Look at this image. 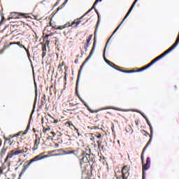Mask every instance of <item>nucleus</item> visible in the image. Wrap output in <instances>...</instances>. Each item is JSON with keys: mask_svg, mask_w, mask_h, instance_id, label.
<instances>
[{"mask_svg": "<svg viewBox=\"0 0 179 179\" xmlns=\"http://www.w3.org/2000/svg\"><path fill=\"white\" fill-rule=\"evenodd\" d=\"M47 157L46 155H44V152L39 154L38 155L34 157L32 159L29 160V163L27 165H24V168L22 169L20 176L24 173L30 167V165L33 164L34 162H38L40 160H43V159H45Z\"/></svg>", "mask_w": 179, "mask_h": 179, "instance_id": "3", "label": "nucleus"}, {"mask_svg": "<svg viewBox=\"0 0 179 179\" xmlns=\"http://www.w3.org/2000/svg\"><path fill=\"white\" fill-rule=\"evenodd\" d=\"M13 43V45H15V44L16 45V42H14V43Z\"/></svg>", "mask_w": 179, "mask_h": 179, "instance_id": "53", "label": "nucleus"}, {"mask_svg": "<svg viewBox=\"0 0 179 179\" xmlns=\"http://www.w3.org/2000/svg\"><path fill=\"white\" fill-rule=\"evenodd\" d=\"M47 131H51V128H50V127H48V128L43 127V134H47Z\"/></svg>", "mask_w": 179, "mask_h": 179, "instance_id": "22", "label": "nucleus"}, {"mask_svg": "<svg viewBox=\"0 0 179 179\" xmlns=\"http://www.w3.org/2000/svg\"><path fill=\"white\" fill-rule=\"evenodd\" d=\"M15 44H16L17 45H18L19 47H20V48L26 49V47H24V46L23 45V44H22V43H20V42H16Z\"/></svg>", "mask_w": 179, "mask_h": 179, "instance_id": "21", "label": "nucleus"}, {"mask_svg": "<svg viewBox=\"0 0 179 179\" xmlns=\"http://www.w3.org/2000/svg\"><path fill=\"white\" fill-rule=\"evenodd\" d=\"M107 108H111L112 110H117L118 111H121V109L113 107L103 108V110H107Z\"/></svg>", "mask_w": 179, "mask_h": 179, "instance_id": "25", "label": "nucleus"}, {"mask_svg": "<svg viewBox=\"0 0 179 179\" xmlns=\"http://www.w3.org/2000/svg\"><path fill=\"white\" fill-rule=\"evenodd\" d=\"M42 104H45V101H43Z\"/></svg>", "mask_w": 179, "mask_h": 179, "instance_id": "50", "label": "nucleus"}, {"mask_svg": "<svg viewBox=\"0 0 179 179\" xmlns=\"http://www.w3.org/2000/svg\"><path fill=\"white\" fill-rule=\"evenodd\" d=\"M129 170L130 167L129 166H124L122 169V177L123 179H128L129 177Z\"/></svg>", "mask_w": 179, "mask_h": 179, "instance_id": "8", "label": "nucleus"}, {"mask_svg": "<svg viewBox=\"0 0 179 179\" xmlns=\"http://www.w3.org/2000/svg\"><path fill=\"white\" fill-rule=\"evenodd\" d=\"M43 99L44 100H45V95H43Z\"/></svg>", "mask_w": 179, "mask_h": 179, "instance_id": "52", "label": "nucleus"}, {"mask_svg": "<svg viewBox=\"0 0 179 179\" xmlns=\"http://www.w3.org/2000/svg\"><path fill=\"white\" fill-rule=\"evenodd\" d=\"M27 57H28V59H29V62H31V59H30V53H28V54H27Z\"/></svg>", "mask_w": 179, "mask_h": 179, "instance_id": "37", "label": "nucleus"}, {"mask_svg": "<svg viewBox=\"0 0 179 179\" xmlns=\"http://www.w3.org/2000/svg\"><path fill=\"white\" fill-rule=\"evenodd\" d=\"M60 65H62V66H64V65H65V62H62V64H60Z\"/></svg>", "mask_w": 179, "mask_h": 179, "instance_id": "43", "label": "nucleus"}, {"mask_svg": "<svg viewBox=\"0 0 179 179\" xmlns=\"http://www.w3.org/2000/svg\"><path fill=\"white\" fill-rule=\"evenodd\" d=\"M142 116L143 117V118H145V121L147 122L148 125H149V127H150V136H151V138H152V136H153V127H152V124H150V122L149 121V119H148L146 115H144V114H142Z\"/></svg>", "mask_w": 179, "mask_h": 179, "instance_id": "12", "label": "nucleus"}, {"mask_svg": "<svg viewBox=\"0 0 179 179\" xmlns=\"http://www.w3.org/2000/svg\"><path fill=\"white\" fill-rule=\"evenodd\" d=\"M16 14V13H12V15H15Z\"/></svg>", "mask_w": 179, "mask_h": 179, "instance_id": "54", "label": "nucleus"}, {"mask_svg": "<svg viewBox=\"0 0 179 179\" xmlns=\"http://www.w3.org/2000/svg\"><path fill=\"white\" fill-rule=\"evenodd\" d=\"M50 27H52V29H55V30H59L58 29V26L57 24H55V23H52V22H50Z\"/></svg>", "mask_w": 179, "mask_h": 179, "instance_id": "15", "label": "nucleus"}, {"mask_svg": "<svg viewBox=\"0 0 179 179\" xmlns=\"http://www.w3.org/2000/svg\"><path fill=\"white\" fill-rule=\"evenodd\" d=\"M24 50H25L27 54H30V52H29V50H27V48H25V49H24Z\"/></svg>", "mask_w": 179, "mask_h": 179, "instance_id": "41", "label": "nucleus"}, {"mask_svg": "<svg viewBox=\"0 0 179 179\" xmlns=\"http://www.w3.org/2000/svg\"><path fill=\"white\" fill-rule=\"evenodd\" d=\"M105 62H106V64H108V65L109 64H113V62H110V60H108V59H105Z\"/></svg>", "mask_w": 179, "mask_h": 179, "instance_id": "34", "label": "nucleus"}, {"mask_svg": "<svg viewBox=\"0 0 179 179\" xmlns=\"http://www.w3.org/2000/svg\"><path fill=\"white\" fill-rule=\"evenodd\" d=\"M12 143H11L10 144V145H12Z\"/></svg>", "mask_w": 179, "mask_h": 179, "instance_id": "62", "label": "nucleus"}, {"mask_svg": "<svg viewBox=\"0 0 179 179\" xmlns=\"http://www.w3.org/2000/svg\"><path fill=\"white\" fill-rule=\"evenodd\" d=\"M150 169V157H147L146 163L143 164V174Z\"/></svg>", "mask_w": 179, "mask_h": 179, "instance_id": "9", "label": "nucleus"}, {"mask_svg": "<svg viewBox=\"0 0 179 179\" xmlns=\"http://www.w3.org/2000/svg\"><path fill=\"white\" fill-rule=\"evenodd\" d=\"M108 41H110V38L108 39V41L106 43V48L107 47V44H108Z\"/></svg>", "mask_w": 179, "mask_h": 179, "instance_id": "46", "label": "nucleus"}, {"mask_svg": "<svg viewBox=\"0 0 179 179\" xmlns=\"http://www.w3.org/2000/svg\"><path fill=\"white\" fill-rule=\"evenodd\" d=\"M146 178V173H143V179Z\"/></svg>", "mask_w": 179, "mask_h": 179, "instance_id": "38", "label": "nucleus"}, {"mask_svg": "<svg viewBox=\"0 0 179 179\" xmlns=\"http://www.w3.org/2000/svg\"><path fill=\"white\" fill-rule=\"evenodd\" d=\"M64 79H66V76L64 77Z\"/></svg>", "mask_w": 179, "mask_h": 179, "instance_id": "61", "label": "nucleus"}, {"mask_svg": "<svg viewBox=\"0 0 179 179\" xmlns=\"http://www.w3.org/2000/svg\"><path fill=\"white\" fill-rule=\"evenodd\" d=\"M93 52H94V45L92 47V49L89 56L87 57V59L85 60V62L81 65L80 71H82V69H83V66H85V65H86V63L87 62V61H89V59H90V58H92V55H93Z\"/></svg>", "mask_w": 179, "mask_h": 179, "instance_id": "11", "label": "nucleus"}, {"mask_svg": "<svg viewBox=\"0 0 179 179\" xmlns=\"http://www.w3.org/2000/svg\"><path fill=\"white\" fill-rule=\"evenodd\" d=\"M118 179V178H117Z\"/></svg>", "mask_w": 179, "mask_h": 179, "instance_id": "64", "label": "nucleus"}, {"mask_svg": "<svg viewBox=\"0 0 179 179\" xmlns=\"http://www.w3.org/2000/svg\"><path fill=\"white\" fill-rule=\"evenodd\" d=\"M84 16H86V14H85L83 17H80L79 19L74 20L71 24L70 22H68L66 23L69 27H78L79 24H80L82 22V19H83Z\"/></svg>", "mask_w": 179, "mask_h": 179, "instance_id": "6", "label": "nucleus"}, {"mask_svg": "<svg viewBox=\"0 0 179 179\" xmlns=\"http://www.w3.org/2000/svg\"><path fill=\"white\" fill-rule=\"evenodd\" d=\"M100 148H101V149H103V148H104V145H99V149H100Z\"/></svg>", "mask_w": 179, "mask_h": 179, "instance_id": "44", "label": "nucleus"}, {"mask_svg": "<svg viewBox=\"0 0 179 179\" xmlns=\"http://www.w3.org/2000/svg\"><path fill=\"white\" fill-rule=\"evenodd\" d=\"M94 44H96V42H94Z\"/></svg>", "mask_w": 179, "mask_h": 179, "instance_id": "60", "label": "nucleus"}, {"mask_svg": "<svg viewBox=\"0 0 179 179\" xmlns=\"http://www.w3.org/2000/svg\"><path fill=\"white\" fill-rule=\"evenodd\" d=\"M48 37H50V35H46L45 36V38H48Z\"/></svg>", "mask_w": 179, "mask_h": 179, "instance_id": "45", "label": "nucleus"}, {"mask_svg": "<svg viewBox=\"0 0 179 179\" xmlns=\"http://www.w3.org/2000/svg\"><path fill=\"white\" fill-rule=\"evenodd\" d=\"M19 162H22V159H20Z\"/></svg>", "mask_w": 179, "mask_h": 179, "instance_id": "58", "label": "nucleus"}, {"mask_svg": "<svg viewBox=\"0 0 179 179\" xmlns=\"http://www.w3.org/2000/svg\"><path fill=\"white\" fill-rule=\"evenodd\" d=\"M52 121L51 122H52L53 124H58V120L57 119H54V117H52Z\"/></svg>", "mask_w": 179, "mask_h": 179, "instance_id": "27", "label": "nucleus"}, {"mask_svg": "<svg viewBox=\"0 0 179 179\" xmlns=\"http://www.w3.org/2000/svg\"><path fill=\"white\" fill-rule=\"evenodd\" d=\"M101 143H103V139H102V138H100V139L97 141L98 148H100V146H101Z\"/></svg>", "mask_w": 179, "mask_h": 179, "instance_id": "24", "label": "nucleus"}, {"mask_svg": "<svg viewBox=\"0 0 179 179\" xmlns=\"http://www.w3.org/2000/svg\"><path fill=\"white\" fill-rule=\"evenodd\" d=\"M3 23H5V20H4V18H2L0 22V24H3Z\"/></svg>", "mask_w": 179, "mask_h": 179, "instance_id": "36", "label": "nucleus"}, {"mask_svg": "<svg viewBox=\"0 0 179 179\" xmlns=\"http://www.w3.org/2000/svg\"><path fill=\"white\" fill-rule=\"evenodd\" d=\"M7 150H8V148L3 147L0 153L1 156H5V154L6 153Z\"/></svg>", "mask_w": 179, "mask_h": 179, "instance_id": "14", "label": "nucleus"}, {"mask_svg": "<svg viewBox=\"0 0 179 179\" xmlns=\"http://www.w3.org/2000/svg\"><path fill=\"white\" fill-rule=\"evenodd\" d=\"M78 152L81 153V158L80 159V167L82 168V166L86 163H96V157L93 154H87L85 152L82 150H78Z\"/></svg>", "mask_w": 179, "mask_h": 179, "instance_id": "1", "label": "nucleus"}, {"mask_svg": "<svg viewBox=\"0 0 179 179\" xmlns=\"http://www.w3.org/2000/svg\"><path fill=\"white\" fill-rule=\"evenodd\" d=\"M9 45H13V43H10Z\"/></svg>", "mask_w": 179, "mask_h": 179, "instance_id": "51", "label": "nucleus"}, {"mask_svg": "<svg viewBox=\"0 0 179 179\" xmlns=\"http://www.w3.org/2000/svg\"><path fill=\"white\" fill-rule=\"evenodd\" d=\"M94 136L96 138H97L98 139H101V138H103V136L101 134H99V133L94 134Z\"/></svg>", "mask_w": 179, "mask_h": 179, "instance_id": "23", "label": "nucleus"}, {"mask_svg": "<svg viewBox=\"0 0 179 179\" xmlns=\"http://www.w3.org/2000/svg\"><path fill=\"white\" fill-rule=\"evenodd\" d=\"M47 27H50V26H47V27H46V29H47Z\"/></svg>", "mask_w": 179, "mask_h": 179, "instance_id": "59", "label": "nucleus"}, {"mask_svg": "<svg viewBox=\"0 0 179 179\" xmlns=\"http://www.w3.org/2000/svg\"><path fill=\"white\" fill-rule=\"evenodd\" d=\"M3 169H5V168H3V166H1L0 167V176L1 174H3Z\"/></svg>", "mask_w": 179, "mask_h": 179, "instance_id": "31", "label": "nucleus"}, {"mask_svg": "<svg viewBox=\"0 0 179 179\" xmlns=\"http://www.w3.org/2000/svg\"><path fill=\"white\" fill-rule=\"evenodd\" d=\"M92 35H90L89 38L87 39V43L90 44V41L92 40Z\"/></svg>", "mask_w": 179, "mask_h": 179, "instance_id": "26", "label": "nucleus"}, {"mask_svg": "<svg viewBox=\"0 0 179 179\" xmlns=\"http://www.w3.org/2000/svg\"><path fill=\"white\" fill-rule=\"evenodd\" d=\"M48 135V136H50V138H54L57 134H55V132L51 131Z\"/></svg>", "mask_w": 179, "mask_h": 179, "instance_id": "20", "label": "nucleus"}, {"mask_svg": "<svg viewBox=\"0 0 179 179\" xmlns=\"http://www.w3.org/2000/svg\"><path fill=\"white\" fill-rule=\"evenodd\" d=\"M84 16H86V14H85L83 17H80L79 19L74 20L71 24L70 22H68L66 23L69 27H78L79 24H80L82 22V19H83Z\"/></svg>", "mask_w": 179, "mask_h": 179, "instance_id": "7", "label": "nucleus"}, {"mask_svg": "<svg viewBox=\"0 0 179 179\" xmlns=\"http://www.w3.org/2000/svg\"><path fill=\"white\" fill-rule=\"evenodd\" d=\"M152 137L150 136V140L148 141V143L145 145V146L144 147V148L143 150V152H142L141 157L142 163H143V162H145V157H143V154L145 153V150L149 147V145H150V143L152 142Z\"/></svg>", "mask_w": 179, "mask_h": 179, "instance_id": "10", "label": "nucleus"}, {"mask_svg": "<svg viewBox=\"0 0 179 179\" xmlns=\"http://www.w3.org/2000/svg\"><path fill=\"white\" fill-rule=\"evenodd\" d=\"M90 139H91V141H94V137H92Z\"/></svg>", "mask_w": 179, "mask_h": 179, "instance_id": "47", "label": "nucleus"}, {"mask_svg": "<svg viewBox=\"0 0 179 179\" xmlns=\"http://www.w3.org/2000/svg\"><path fill=\"white\" fill-rule=\"evenodd\" d=\"M47 52H43V53H42V59H44V57H45V55H46V53Z\"/></svg>", "mask_w": 179, "mask_h": 179, "instance_id": "33", "label": "nucleus"}, {"mask_svg": "<svg viewBox=\"0 0 179 179\" xmlns=\"http://www.w3.org/2000/svg\"><path fill=\"white\" fill-rule=\"evenodd\" d=\"M88 110L90 111V113H92V114H94V113H99V111H101V109H98V110H92L90 108H87Z\"/></svg>", "mask_w": 179, "mask_h": 179, "instance_id": "17", "label": "nucleus"}, {"mask_svg": "<svg viewBox=\"0 0 179 179\" xmlns=\"http://www.w3.org/2000/svg\"><path fill=\"white\" fill-rule=\"evenodd\" d=\"M136 2H138V0H135L134 2L133 3L131 7L130 8V9L129 10L128 13L126 14L125 17H124L123 20L122 21V22L120 23V24L115 29V30L114 31V32L113 33V34L111 35V36L110 37V38H111V37H113V35L114 34H115L117 32V30H118L120 29V26H121V24H122L124 20H125V19H127L128 17V16H129V14L131 13V12H132V9H134V6H135V5H136Z\"/></svg>", "mask_w": 179, "mask_h": 179, "instance_id": "5", "label": "nucleus"}, {"mask_svg": "<svg viewBox=\"0 0 179 179\" xmlns=\"http://www.w3.org/2000/svg\"><path fill=\"white\" fill-rule=\"evenodd\" d=\"M141 132H142V134L144 133V135L145 136H148V135H149V133L146 132L145 130H141Z\"/></svg>", "mask_w": 179, "mask_h": 179, "instance_id": "32", "label": "nucleus"}, {"mask_svg": "<svg viewBox=\"0 0 179 179\" xmlns=\"http://www.w3.org/2000/svg\"><path fill=\"white\" fill-rule=\"evenodd\" d=\"M27 131H29V127H27L26 130L23 133V135H26V134H27Z\"/></svg>", "mask_w": 179, "mask_h": 179, "instance_id": "35", "label": "nucleus"}, {"mask_svg": "<svg viewBox=\"0 0 179 179\" xmlns=\"http://www.w3.org/2000/svg\"><path fill=\"white\" fill-rule=\"evenodd\" d=\"M66 27H69L66 24H65L64 25L59 26L57 29L59 30H64V29H66Z\"/></svg>", "mask_w": 179, "mask_h": 179, "instance_id": "19", "label": "nucleus"}, {"mask_svg": "<svg viewBox=\"0 0 179 179\" xmlns=\"http://www.w3.org/2000/svg\"><path fill=\"white\" fill-rule=\"evenodd\" d=\"M78 104H79L78 102L76 101H73V100H71V101H67L65 103H64V108L66 110H67L68 111H72V110L73 111H75V110H76V108L72 109V108L74 106H78Z\"/></svg>", "mask_w": 179, "mask_h": 179, "instance_id": "4", "label": "nucleus"}, {"mask_svg": "<svg viewBox=\"0 0 179 179\" xmlns=\"http://www.w3.org/2000/svg\"><path fill=\"white\" fill-rule=\"evenodd\" d=\"M21 15H22V16H25L26 14H21Z\"/></svg>", "mask_w": 179, "mask_h": 179, "instance_id": "55", "label": "nucleus"}, {"mask_svg": "<svg viewBox=\"0 0 179 179\" xmlns=\"http://www.w3.org/2000/svg\"><path fill=\"white\" fill-rule=\"evenodd\" d=\"M29 152V148L18 147L14 150H12L10 152L8 153L7 157H6L5 162H8L9 159L15 157L19 155H23L24 153H27Z\"/></svg>", "mask_w": 179, "mask_h": 179, "instance_id": "2", "label": "nucleus"}, {"mask_svg": "<svg viewBox=\"0 0 179 179\" xmlns=\"http://www.w3.org/2000/svg\"><path fill=\"white\" fill-rule=\"evenodd\" d=\"M68 33H69V32H67V33L64 32V36H66L68 34Z\"/></svg>", "mask_w": 179, "mask_h": 179, "instance_id": "48", "label": "nucleus"}, {"mask_svg": "<svg viewBox=\"0 0 179 179\" xmlns=\"http://www.w3.org/2000/svg\"><path fill=\"white\" fill-rule=\"evenodd\" d=\"M106 114H111V113H110V112H108Z\"/></svg>", "mask_w": 179, "mask_h": 179, "instance_id": "56", "label": "nucleus"}, {"mask_svg": "<svg viewBox=\"0 0 179 179\" xmlns=\"http://www.w3.org/2000/svg\"><path fill=\"white\" fill-rule=\"evenodd\" d=\"M37 99V85L35 84V99Z\"/></svg>", "mask_w": 179, "mask_h": 179, "instance_id": "29", "label": "nucleus"}, {"mask_svg": "<svg viewBox=\"0 0 179 179\" xmlns=\"http://www.w3.org/2000/svg\"><path fill=\"white\" fill-rule=\"evenodd\" d=\"M15 136H16V135H14V136H13V137H15Z\"/></svg>", "mask_w": 179, "mask_h": 179, "instance_id": "63", "label": "nucleus"}, {"mask_svg": "<svg viewBox=\"0 0 179 179\" xmlns=\"http://www.w3.org/2000/svg\"><path fill=\"white\" fill-rule=\"evenodd\" d=\"M67 124H69V125H73V124H72V122H68Z\"/></svg>", "mask_w": 179, "mask_h": 179, "instance_id": "42", "label": "nucleus"}, {"mask_svg": "<svg viewBox=\"0 0 179 179\" xmlns=\"http://www.w3.org/2000/svg\"><path fill=\"white\" fill-rule=\"evenodd\" d=\"M42 51L43 52H47V46L45 45H43L42 46Z\"/></svg>", "mask_w": 179, "mask_h": 179, "instance_id": "30", "label": "nucleus"}, {"mask_svg": "<svg viewBox=\"0 0 179 179\" xmlns=\"http://www.w3.org/2000/svg\"><path fill=\"white\" fill-rule=\"evenodd\" d=\"M136 125H139V120H136L135 121Z\"/></svg>", "mask_w": 179, "mask_h": 179, "instance_id": "40", "label": "nucleus"}, {"mask_svg": "<svg viewBox=\"0 0 179 179\" xmlns=\"http://www.w3.org/2000/svg\"><path fill=\"white\" fill-rule=\"evenodd\" d=\"M38 145H40V137H38V135L36 134V139L34 145V150H36V149H38Z\"/></svg>", "mask_w": 179, "mask_h": 179, "instance_id": "13", "label": "nucleus"}, {"mask_svg": "<svg viewBox=\"0 0 179 179\" xmlns=\"http://www.w3.org/2000/svg\"><path fill=\"white\" fill-rule=\"evenodd\" d=\"M89 45H90V43H85L84 45V48L85 50V51H87V48H89Z\"/></svg>", "mask_w": 179, "mask_h": 179, "instance_id": "28", "label": "nucleus"}, {"mask_svg": "<svg viewBox=\"0 0 179 179\" xmlns=\"http://www.w3.org/2000/svg\"><path fill=\"white\" fill-rule=\"evenodd\" d=\"M106 118H108V117H107V115L105 116Z\"/></svg>", "mask_w": 179, "mask_h": 179, "instance_id": "57", "label": "nucleus"}, {"mask_svg": "<svg viewBox=\"0 0 179 179\" xmlns=\"http://www.w3.org/2000/svg\"><path fill=\"white\" fill-rule=\"evenodd\" d=\"M96 117H97V118H99V117H100V114H97Z\"/></svg>", "mask_w": 179, "mask_h": 179, "instance_id": "49", "label": "nucleus"}, {"mask_svg": "<svg viewBox=\"0 0 179 179\" xmlns=\"http://www.w3.org/2000/svg\"><path fill=\"white\" fill-rule=\"evenodd\" d=\"M58 69H62V65H61V64H59V66H58Z\"/></svg>", "mask_w": 179, "mask_h": 179, "instance_id": "39", "label": "nucleus"}, {"mask_svg": "<svg viewBox=\"0 0 179 179\" xmlns=\"http://www.w3.org/2000/svg\"><path fill=\"white\" fill-rule=\"evenodd\" d=\"M98 2H101V0H96L92 8L91 9H90L87 13H89V12H90L92 10V9L94 8V6H96V5H97Z\"/></svg>", "mask_w": 179, "mask_h": 179, "instance_id": "16", "label": "nucleus"}, {"mask_svg": "<svg viewBox=\"0 0 179 179\" xmlns=\"http://www.w3.org/2000/svg\"><path fill=\"white\" fill-rule=\"evenodd\" d=\"M76 94H77L78 99H80V101H82V103H83L84 106H85V107H87V103H86V102H85V101H83V99H82L80 96L79 94H78V92H76Z\"/></svg>", "mask_w": 179, "mask_h": 179, "instance_id": "18", "label": "nucleus"}]
</instances>
